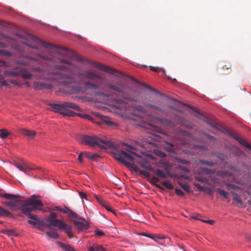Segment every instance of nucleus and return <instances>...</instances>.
Wrapping results in <instances>:
<instances>
[{
  "mask_svg": "<svg viewBox=\"0 0 251 251\" xmlns=\"http://www.w3.org/2000/svg\"><path fill=\"white\" fill-rule=\"evenodd\" d=\"M38 56L42 59L49 61L50 64L47 69L41 67L32 68V70L40 73V76L37 79L54 82L59 79H70V77L65 74L58 72L57 70H62L71 73L79 78L84 87H75L72 90L75 93H94V73L84 68H78L77 72L74 70V65L69 61L52 56L49 57L39 54Z\"/></svg>",
  "mask_w": 251,
  "mask_h": 251,
  "instance_id": "f257e3e1",
  "label": "nucleus"
},
{
  "mask_svg": "<svg viewBox=\"0 0 251 251\" xmlns=\"http://www.w3.org/2000/svg\"><path fill=\"white\" fill-rule=\"evenodd\" d=\"M20 41L27 47L38 50L39 46L48 49L50 52L58 56H62V52H66L67 49L63 47H57L52 44L42 41L32 35L25 33L19 35Z\"/></svg>",
  "mask_w": 251,
  "mask_h": 251,
  "instance_id": "f03ea898",
  "label": "nucleus"
},
{
  "mask_svg": "<svg viewBox=\"0 0 251 251\" xmlns=\"http://www.w3.org/2000/svg\"><path fill=\"white\" fill-rule=\"evenodd\" d=\"M107 87L116 92L124 100H119V102H125V100H129L133 101H138L139 98L135 96L138 93L131 87L127 85L117 82L114 84H108Z\"/></svg>",
  "mask_w": 251,
  "mask_h": 251,
  "instance_id": "7ed1b4c3",
  "label": "nucleus"
},
{
  "mask_svg": "<svg viewBox=\"0 0 251 251\" xmlns=\"http://www.w3.org/2000/svg\"><path fill=\"white\" fill-rule=\"evenodd\" d=\"M115 158L127 167H130L134 172L139 173V174L144 176L146 177H149L150 176V173L147 171L140 170L138 167L134 163H130L125 160L126 158L130 161H133L135 160L134 157L131 155L123 151H118L113 152Z\"/></svg>",
  "mask_w": 251,
  "mask_h": 251,
  "instance_id": "20e7f679",
  "label": "nucleus"
},
{
  "mask_svg": "<svg viewBox=\"0 0 251 251\" xmlns=\"http://www.w3.org/2000/svg\"><path fill=\"white\" fill-rule=\"evenodd\" d=\"M42 205L43 204L39 197L32 196L21 205L22 211L24 214H27Z\"/></svg>",
  "mask_w": 251,
  "mask_h": 251,
  "instance_id": "39448f33",
  "label": "nucleus"
},
{
  "mask_svg": "<svg viewBox=\"0 0 251 251\" xmlns=\"http://www.w3.org/2000/svg\"><path fill=\"white\" fill-rule=\"evenodd\" d=\"M95 146H97L101 149H115V145L111 141L109 140L105 136H95Z\"/></svg>",
  "mask_w": 251,
  "mask_h": 251,
  "instance_id": "423d86ee",
  "label": "nucleus"
},
{
  "mask_svg": "<svg viewBox=\"0 0 251 251\" xmlns=\"http://www.w3.org/2000/svg\"><path fill=\"white\" fill-rule=\"evenodd\" d=\"M76 140L80 144L91 147H94V137L92 136L82 134L77 137Z\"/></svg>",
  "mask_w": 251,
  "mask_h": 251,
  "instance_id": "0eeeda50",
  "label": "nucleus"
},
{
  "mask_svg": "<svg viewBox=\"0 0 251 251\" xmlns=\"http://www.w3.org/2000/svg\"><path fill=\"white\" fill-rule=\"evenodd\" d=\"M14 166L20 171L26 173L27 171L35 169V167L25 160H22L20 162L15 163Z\"/></svg>",
  "mask_w": 251,
  "mask_h": 251,
  "instance_id": "6e6552de",
  "label": "nucleus"
},
{
  "mask_svg": "<svg viewBox=\"0 0 251 251\" xmlns=\"http://www.w3.org/2000/svg\"><path fill=\"white\" fill-rule=\"evenodd\" d=\"M131 153L136 156L137 157L135 158V160L133 161H131L132 162H136L139 164V165L143 168H145L147 170L152 171V168L149 164L148 161L141 157L140 156L137 155L135 153L131 152Z\"/></svg>",
  "mask_w": 251,
  "mask_h": 251,
  "instance_id": "1a4fd4ad",
  "label": "nucleus"
},
{
  "mask_svg": "<svg viewBox=\"0 0 251 251\" xmlns=\"http://www.w3.org/2000/svg\"><path fill=\"white\" fill-rule=\"evenodd\" d=\"M95 68H97L100 70L112 75H115L117 76H120L121 73L116 71L115 69L108 67L107 66L101 65L95 62Z\"/></svg>",
  "mask_w": 251,
  "mask_h": 251,
  "instance_id": "9d476101",
  "label": "nucleus"
},
{
  "mask_svg": "<svg viewBox=\"0 0 251 251\" xmlns=\"http://www.w3.org/2000/svg\"><path fill=\"white\" fill-rule=\"evenodd\" d=\"M17 198H13L10 199V201L5 202V204L10 207L12 210H19L21 208V205L22 204V201L20 200H17Z\"/></svg>",
  "mask_w": 251,
  "mask_h": 251,
  "instance_id": "9b49d317",
  "label": "nucleus"
},
{
  "mask_svg": "<svg viewBox=\"0 0 251 251\" xmlns=\"http://www.w3.org/2000/svg\"><path fill=\"white\" fill-rule=\"evenodd\" d=\"M74 223L75 226L80 229H86L89 227L87 222L83 218L76 217L74 220Z\"/></svg>",
  "mask_w": 251,
  "mask_h": 251,
  "instance_id": "f8f14e48",
  "label": "nucleus"
},
{
  "mask_svg": "<svg viewBox=\"0 0 251 251\" xmlns=\"http://www.w3.org/2000/svg\"><path fill=\"white\" fill-rule=\"evenodd\" d=\"M95 199L97 200L98 202L102 206L105 208V209L108 211H112L113 209L111 208L107 201L100 196H97L95 195Z\"/></svg>",
  "mask_w": 251,
  "mask_h": 251,
  "instance_id": "ddd939ff",
  "label": "nucleus"
},
{
  "mask_svg": "<svg viewBox=\"0 0 251 251\" xmlns=\"http://www.w3.org/2000/svg\"><path fill=\"white\" fill-rule=\"evenodd\" d=\"M33 87L35 90L51 89L52 88V85L41 82H34Z\"/></svg>",
  "mask_w": 251,
  "mask_h": 251,
  "instance_id": "4468645a",
  "label": "nucleus"
},
{
  "mask_svg": "<svg viewBox=\"0 0 251 251\" xmlns=\"http://www.w3.org/2000/svg\"><path fill=\"white\" fill-rule=\"evenodd\" d=\"M141 103L142 104L147 106L149 108H153L154 110L161 112L163 115H167V113L166 111L165 110V109L162 108L160 107H159V106L151 104L149 102H146V101H143V100L142 101Z\"/></svg>",
  "mask_w": 251,
  "mask_h": 251,
  "instance_id": "2eb2a0df",
  "label": "nucleus"
},
{
  "mask_svg": "<svg viewBox=\"0 0 251 251\" xmlns=\"http://www.w3.org/2000/svg\"><path fill=\"white\" fill-rule=\"evenodd\" d=\"M60 226L59 228L63 229L70 238H72V226L71 225L65 224L63 222Z\"/></svg>",
  "mask_w": 251,
  "mask_h": 251,
  "instance_id": "dca6fc26",
  "label": "nucleus"
},
{
  "mask_svg": "<svg viewBox=\"0 0 251 251\" xmlns=\"http://www.w3.org/2000/svg\"><path fill=\"white\" fill-rule=\"evenodd\" d=\"M202 120L212 128L216 129H218V124L213 119L208 117H203Z\"/></svg>",
  "mask_w": 251,
  "mask_h": 251,
  "instance_id": "f3484780",
  "label": "nucleus"
},
{
  "mask_svg": "<svg viewBox=\"0 0 251 251\" xmlns=\"http://www.w3.org/2000/svg\"><path fill=\"white\" fill-rule=\"evenodd\" d=\"M20 75L22 78L25 79H30L33 76V75L31 73L28 72L26 70L23 68L20 69Z\"/></svg>",
  "mask_w": 251,
  "mask_h": 251,
  "instance_id": "a211bd4d",
  "label": "nucleus"
},
{
  "mask_svg": "<svg viewBox=\"0 0 251 251\" xmlns=\"http://www.w3.org/2000/svg\"><path fill=\"white\" fill-rule=\"evenodd\" d=\"M20 68H17V71H6L4 74L7 76L18 77L20 75Z\"/></svg>",
  "mask_w": 251,
  "mask_h": 251,
  "instance_id": "6ab92c4d",
  "label": "nucleus"
},
{
  "mask_svg": "<svg viewBox=\"0 0 251 251\" xmlns=\"http://www.w3.org/2000/svg\"><path fill=\"white\" fill-rule=\"evenodd\" d=\"M52 108L55 112L63 114V112L65 109L64 104H52Z\"/></svg>",
  "mask_w": 251,
  "mask_h": 251,
  "instance_id": "aec40b11",
  "label": "nucleus"
},
{
  "mask_svg": "<svg viewBox=\"0 0 251 251\" xmlns=\"http://www.w3.org/2000/svg\"><path fill=\"white\" fill-rule=\"evenodd\" d=\"M157 120L163 125L170 126H174L175 124L173 122L166 118H158Z\"/></svg>",
  "mask_w": 251,
  "mask_h": 251,
  "instance_id": "412c9836",
  "label": "nucleus"
},
{
  "mask_svg": "<svg viewBox=\"0 0 251 251\" xmlns=\"http://www.w3.org/2000/svg\"><path fill=\"white\" fill-rule=\"evenodd\" d=\"M64 106L65 108H72L73 109H74L76 110L77 111H80L81 110L80 108L78 106V105L75 104L74 102H64Z\"/></svg>",
  "mask_w": 251,
  "mask_h": 251,
  "instance_id": "4be33fe9",
  "label": "nucleus"
},
{
  "mask_svg": "<svg viewBox=\"0 0 251 251\" xmlns=\"http://www.w3.org/2000/svg\"><path fill=\"white\" fill-rule=\"evenodd\" d=\"M49 227H50V226H57L59 228H60V225L62 223V221L59 219H49Z\"/></svg>",
  "mask_w": 251,
  "mask_h": 251,
  "instance_id": "5701e85b",
  "label": "nucleus"
},
{
  "mask_svg": "<svg viewBox=\"0 0 251 251\" xmlns=\"http://www.w3.org/2000/svg\"><path fill=\"white\" fill-rule=\"evenodd\" d=\"M21 132L23 134L27 136L28 138H32L35 134L36 132L35 131H31L27 129H22Z\"/></svg>",
  "mask_w": 251,
  "mask_h": 251,
  "instance_id": "b1692460",
  "label": "nucleus"
},
{
  "mask_svg": "<svg viewBox=\"0 0 251 251\" xmlns=\"http://www.w3.org/2000/svg\"><path fill=\"white\" fill-rule=\"evenodd\" d=\"M106 236L105 232L98 228H95V237H98L99 238L104 237Z\"/></svg>",
  "mask_w": 251,
  "mask_h": 251,
  "instance_id": "393cba45",
  "label": "nucleus"
},
{
  "mask_svg": "<svg viewBox=\"0 0 251 251\" xmlns=\"http://www.w3.org/2000/svg\"><path fill=\"white\" fill-rule=\"evenodd\" d=\"M58 244L63 249L65 250L66 251H75L73 248L69 245L64 244L60 242H58Z\"/></svg>",
  "mask_w": 251,
  "mask_h": 251,
  "instance_id": "a878e982",
  "label": "nucleus"
},
{
  "mask_svg": "<svg viewBox=\"0 0 251 251\" xmlns=\"http://www.w3.org/2000/svg\"><path fill=\"white\" fill-rule=\"evenodd\" d=\"M101 119L107 125L110 126H117V124L114 123L109 120V118L106 117H101Z\"/></svg>",
  "mask_w": 251,
  "mask_h": 251,
  "instance_id": "bb28decb",
  "label": "nucleus"
},
{
  "mask_svg": "<svg viewBox=\"0 0 251 251\" xmlns=\"http://www.w3.org/2000/svg\"><path fill=\"white\" fill-rule=\"evenodd\" d=\"M10 132L6 129H0V138L5 139L9 135Z\"/></svg>",
  "mask_w": 251,
  "mask_h": 251,
  "instance_id": "cd10ccee",
  "label": "nucleus"
},
{
  "mask_svg": "<svg viewBox=\"0 0 251 251\" xmlns=\"http://www.w3.org/2000/svg\"><path fill=\"white\" fill-rule=\"evenodd\" d=\"M146 236L154 240L156 242H159L158 240H162L164 238V236H163V235H153L148 234Z\"/></svg>",
  "mask_w": 251,
  "mask_h": 251,
  "instance_id": "c85d7f7f",
  "label": "nucleus"
},
{
  "mask_svg": "<svg viewBox=\"0 0 251 251\" xmlns=\"http://www.w3.org/2000/svg\"><path fill=\"white\" fill-rule=\"evenodd\" d=\"M0 197H3L6 199H12L13 198H18V196L17 195L7 193H0Z\"/></svg>",
  "mask_w": 251,
  "mask_h": 251,
  "instance_id": "c756f323",
  "label": "nucleus"
},
{
  "mask_svg": "<svg viewBox=\"0 0 251 251\" xmlns=\"http://www.w3.org/2000/svg\"><path fill=\"white\" fill-rule=\"evenodd\" d=\"M155 174L158 177L165 178L167 177L165 173L160 169H156L154 172Z\"/></svg>",
  "mask_w": 251,
  "mask_h": 251,
  "instance_id": "7c9ffc66",
  "label": "nucleus"
},
{
  "mask_svg": "<svg viewBox=\"0 0 251 251\" xmlns=\"http://www.w3.org/2000/svg\"><path fill=\"white\" fill-rule=\"evenodd\" d=\"M29 217L32 220H28V223L31 225H35L37 226L38 221V218L37 217V216L33 215H30Z\"/></svg>",
  "mask_w": 251,
  "mask_h": 251,
  "instance_id": "2f4dec72",
  "label": "nucleus"
},
{
  "mask_svg": "<svg viewBox=\"0 0 251 251\" xmlns=\"http://www.w3.org/2000/svg\"><path fill=\"white\" fill-rule=\"evenodd\" d=\"M63 115L68 116H74V115H76L75 112H73L72 110H69L67 108H65L64 111L63 112Z\"/></svg>",
  "mask_w": 251,
  "mask_h": 251,
  "instance_id": "473e14b6",
  "label": "nucleus"
},
{
  "mask_svg": "<svg viewBox=\"0 0 251 251\" xmlns=\"http://www.w3.org/2000/svg\"><path fill=\"white\" fill-rule=\"evenodd\" d=\"M167 146L165 147L166 151L170 152H174V145L173 144L169 142H166Z\"/></svg>",
  "mask_w": 251,
  "mask_h": 251,
  "instance_id": "72a5a7b5",
  "label": "nucleus"
},
{
  "mask_svg": "<svg viewBox=\"0 0 251 251\" xmlns=\"http://www.w3.org/2000/svg\"><path fill=\"white\" fill-rule=\"evenodd\" d=\"M65 209L66 210L65 213H66L69 217L73 218H76V214L68 207Z\"/></svg>",
  "mask_w": 251,
  "mask_h": 251,
  "instance_id": "f704fd0d",
  "label": "nucleus"
},
{
  "mask_svg": "<svg viewBox=\"0 0 251 251\" xmlns=\"http://www.w3.org/2000/svg\"><path fill=\"white\" fill-rule=\"evenodd\" d=\"M46 234L50 238L56 239H57L59 237L58 234L55 231H51V232H47Z\"/></svg>",
  "mask_w": 251,
  "mask_h": 251,
  "instance_id": "c9c22d12",
  "label": "nucleus"
},
{
  "mask_svg": "<svg viewBox=\"0 0 251 251\" xmlns=\"http://www.w3.org/2000/svg\"><path fill=\"white\" fill-rule=\"evenodd\" d=\"M217 191H218L219 194L220 195L223 196L225 199L228 198V193L225 190H223L221 188H218Z\"/></svg>",
  "mask_w": 251,
  "mask_h": 251,
  "instance_id": "e433bc0d",
  "label": "nucleus"
},
{
  "mask_svg": "<svg viewBox=\"0 0 251 251\" xmlns=\"http://www.w3.org/2000/svg\"><path fill=\"white\" fill-rule=\"evenodd\" d=\"M12 55L11 52L4 50H0V56H10Z\"/></svg>",
  "mask_w": 251,
  "mask_h": 251,
  "instance_id": "4c0bfd02",
  "label": "nucleus"
},
{
  "mask_svg": "<svg viewBox=\"0 0 251 251\" xmlns=\"http://www.w3.org/2000/svg\"><path fill=\"white\" fill-rule=\"evenodd\" d=\"M233 195V200L237 203L242 204L243 202H242V201L241 200L240 196L236 193H234Z\"/></svg>",
  "mask_w": 251,
  "mask_h": 251,
  "instance_id": "58836bf2",
  "label": "nucleus"
},
{
  "mask_svg": "<svg viewBox=\"0 0 251 251\" xmlns=\"http://www.w3.org/2000/svg\"><path fill=\"white\" fill-rule=\"evenodd\" d=\"M162 185L165 187L167 189L172 190L173 189V185L171 182L165 181L162 182Z\"/></svg>",
  "mask_w": 251,
  "mask_h": 251,
  "instance_id": "ea45409f",
  "label": "nucleus"
},
{
  "mask_svg": "<svg viewBox=\"0 0 251 251\" xmlns=\"http://www.w3.org/2000/svg\"><path fill=\"white\" fill-rule=\"evenodd\" d=\"M83 156H85L86 158H88L90 160H93L94 159V154H90L89 152H84L83 153Z\"/></svg>",
  "mask_w": 251,
  "mask_h": 251,
  "instance_id": "a19ab883",
  "label": "nucleus"
},
{
  "mask_svg": "<svg viewBox=\"0 0 251 251\" xmlns=\"http://www.w3.org/2000/svg\"><path fill=\"white\" fill-rule=\"evenodd\" d=\"M10 215V213L9 211L0 206V216H9Z\"/></svg>",
  "mask_w": 251,
  "mask_h": 251,
  "instance_id": "79ce46f5",
  "label": "nucleus"
},
{
  "mask_svg": "<svg viewBox=\"0 0 251 251\" xmlns=\"http://www.w3.org/2000/svg\"><path fill=\"white\" fill-rule=\"evenodd\" d=\"M37 226H45L48 228H49V224L45 223L44 221L40 220L38 218Z\"/></svg>",
  "mask_w": 251,
  "mask_h": 251,
  "instance_id": "37998d69",
  "label": "nucleus"
},
{
  "mask_svg": "<svg viewBox=\"0 0 251 251\" xmlns=\"http://www.w3.org/2000/svg\"><path fill=\"white\" fill-rule=\"evenodd\" d=\"M201 162L203 165H206L208 166H210V167H212L215 165V163L212 161L201 160Z\"/></svg>",
  "mask_w": 251,
  "mask_h": 251,
  "instance_id": "c03bdc74",
  "label": "nucleus"
},
{
  "mask_svg": "<svg viewBox=\"0 0 251 251\" xmlns=\"http://www.w3.org/2000/svg\"><path fill=\"white\" fill-rule=\"evenodd\" d=\"M181 188L187 192H190V187L186 184L179 183Z\"/></svg>",
  "mask_w": 251,
  "mask_h": 251,
  "instance_id": "a18cd8bd",
  "label": "nucleus"
},
{
  "mask_svg": "<svg viewBox=\"0 0 251 251\" xmlns=\"http://www.w3.org/2000/svg\"><path fill=\"white\" fill-rule=\"evenodd\" d=\"M65 208H67L66 206H64V207H60L59 206H55L53 209L54 210L58 211H60V212L65 213V212H66V210L65 209Z\"/></svg>",
  "mask_w": 251,
  "mask_h": 251,
  "instance_id": "49530a36",
  "label": "nucleus"
},
{
  "mask_svg": "<svg viewBox=\"0 0 251 251\" xmlns=\"http://www.w3.org/2000/svg\"><path fill=\"white\" fill-rule=\"evenodd\" d=\"M240 143L243 145L245 147H247L248 149H249L251 151V145H250L247 142L244 141L242 139H240L239 141Z\"/></svg>",
  "mask_w": 251,
  "mask_h": 251,
  "instance_id": "de8ad7c7",
  "label": "nucleus"
},
{
  "mask_svg": "<svg viewBox=\"0 0 251 251\" xmlns=\"http://www.w3.org/2000/svg\"><path fill=\"white\" fill-rule=\"evenodd\" d=\"M0 83L1 84V85L8 86L9 85L6 80L4 79L2 76L0 75Z\"/></svg>",
  "mask_w": 251,
  "mask_h": 251,
  "instance_id": "09e8293b",
  "label": "nucleus"
},
{
  "mask_svg": "<svg viewBox=\"0 0 251 251\" xmlns=\"http://www.w3.org/2000/svg\"><path fill=\"white\" fill-rule=\"evenodd\" d=\"M17 62L19 64L24 65V66H28V65H30V62H29L27 60L22 61L21 60H19L17 61Z\"/></svg>",
  "mask_w": 251,
  "mask_h": 251,
  "instance_id": "8fccbe9b",
  "label": "nucleus"
},
{
  "mask_svg": "<svg viewBox=\"0 0 251 251\" xmlns=\"http://www.w3.org/2000/svg\"><path fill=\"white\" fill-rule=\"evenodd\" d=\"M194 185L200 191H204V188H205V187L201 186L199 183H194Z\"/></svg>",
  "mask_w": 251,
  "mask_h": 251,
  "instance_id": "3c124183",
  "label": "nucleus"
},
{
  "mask_svg": "<svg viewBox=\"0 0 251 251\" xmlns=\"http://www.w3.org/2000/svg\"><path fill=\"white\" fill-rule=\"evenodd\" d=\"M175 192L177 195L179 196H183L185 195L184 193L179 189L176 188L175 189Z\"/></svg>",
  "mask_w": 251,
  "mask_h": 251,
  "instance_id": "603ef678",
  "label": "nucleus"
},
{
  "mask_svg": "<svg viewBox=\"0 0 251 251\" xmlns=\"http://www.w3.org/2000/svg\"><path fill=\"white\" fill-rule=\"evenodd\" d=\"M4 233L5 234H6L7 235H8V236L15 235V232L12 230H9V229L6 230Z\"/></svg>",
  "mask_w": 251,
  "mask_h": 251,
  "instance_id": "864d4df0",
  "label": "nucleus"
},
{
  "mask_svg": "<svg viewBox=\"0 0 251 251\" xmlns=\"http://www.w3.org/2000/svg\"><path fill=\"white\" fill-rule=\"evenodd\" d=\"M95 251H105V249L101 246H95Z\"/></svg>",
  "mask_w": 251,
  "mask_h": 251,
  "instance_id": "5fc2aeb1",
  "label": "nucleus"
},
{
  "mask_svg": "<svg viewBox=\"0 0 251 251\" xmlns=\"http://www.w3.org/2000/svg\"><path fill=\"white\" fill-rule=\"evenodd\" d=\"M79 195L80 197L82 199H85L86 200H87V195H86V194L85 193H84L83 192H79Z\"/></svg>",
  "mask_w": 251,
  "mask_h": 251,
  "instance_id": "6e6d98bb",
  "label": "nucleus"
},
{
  "mask_svg": "<svg viewBox=\"0 0 251 251\" xmlns=\"http://www.w3.org/2000/svg\"><path fill=\"white\" fill-rule=\"evenodd\" d=\"M150 69L152 71H153L156 72H159L162 69L159 68L158 67H153V66H150Z\"/></svg>",
  "mask_w": 251,
  "mask_h": 251,
  "instance_id": "4d7b16f0",
  "label": "nucleus"
},
{
  "mask_svg": "<svg viewBox=\"0 0 251 251\" xmlns=\"http://www.w3.org/2000/svg\"><path fill=\"white\" fill-rule=\"evenodd\" d=\"M202 171L204 173H205L206 174H210L212 173V171L208 168H203L201 169Z\"/></svg>",
  "mask_w": 251,
  "mask_h": 251,
  "instance_id": "13d9d810",
  "label": "nucleus"
},
{
  "mask_svg": "<svg viewBox=\"0 0 251 251\" xmlns=\"http://www.w3.org/2000/svg\"><path fill=\"white\" fill-rule=\"evenodd\" d=\"M82 100L83 101H90L92 100V99L89 97L85 96V97H82Z\"/></svg>",
  "mask_w": 251,
  "mask_h": 251,
  "instance_id": "bf43d9fd",
  "label": "nucleus"
},
{
  "mask_svg": "<svg viewBox=\"0 0 251 251\" xmlns=\"http://www.w3.org/2000/svg\"><path fill=\"white\" fill-rule=\"evenodd\" d=\"M148 89L149 90H150L151 91L157 94H159V95L162 96V94L160 92H159L156 89L153 88L150 86L149 87V88Z\"/></svg>",
  "mask_w": 251,
  "mask_h": 251,
  "instance_id": "052dcab7",
  "label": "nucleus"
},
{
  "mask_svg": "<svg viewBox=\"0 0 251 251\" xmlns=\"http://www.w3.org/2000/svg\"><path fill=\"white\" fill-rule=\"evenodd\" d=\"M201 221H202L203 223H208L210 225H213L214 223V221L213 220H201Z\"/></svg>",
  "mask_w": 251,
  "mask_h": 251,
  "instance_id": "680f3d73",
  "label": "nucleus"
},
{
  "mask_svg": "<svg viewBox=\"0 0 251 251\" xmlns=\"http://www.w3.org/2000/svg\"><path fill=\"white\" fill-rule=\"evenodd\" d=\"M85 119H87V120H89V121H91L92 123H94V119H93V118L92 117V116H91V115H89L87 114V115H86V117L85 118Z\"/></svg>",
  "mask_w": 251,
  "mask_h": 251,
  "instance_id": "e2e57ef3",
  "label": "nucleus"
},
{
  "mask_svg": "<svg viewBox=\"0 0 251 251\" xmlns=\"http://www.w3.org/2000/svg\"><path fill=\"white\" fill-rule=\"evenodd\" d=\"M9 82L10 83H11L12 84H14L15 85H19L18 82L16 80H14L13 79H10L9 80Z\"/></svg>",
  "mask_w": 251,
  "mask_h": 251,
  "instance_id": "0e129e2a",
  "label": "nucleus"
},
{
  "mask_svg": "<svg viewBox=\"0 0 251 251\" xmlns=\"http://www.w3.org/2000/svg\"><path fill=\"white\" fill-rule=\"evenodd\" d=\"M83 156V153H81L78 154V159L80 163H82V157Z\"/></svg>",
  "mask_w": 251,
  "mask_h": 251,
  "instance_id": "69168bd1",
  "label": "nucleus"
},
{
  "mask_svg": "<svg viewBox=\"0 0 251 251\" xmlns=\"http://www.w3.org/2000/svg\"><path fill=\"white\" fill-rule=\"evenodd\" d=\"M178 162H180V163H181L183 164H186L188 163V161L185 160V159H180L178 160Z\"/></svg>",
  "mask_w": 251,
  "mask_h": 251,
  "instance_id": "338daca9",
  "label": "nucleus"
},
{
  "mask_svg": "<svg viewBox=\"0 0 251 251\" xmlns=\"http://www.w3.org/2000/svg\"><path fill=\"white\" fill-rule=\"evenodd\" d=\"M200 216V215L199 214H194L193 216H192V218L195 219H197V220H199L201 221V219L199 218V217Z\"/></svg>",
  "mask_w": 251,
  "mask_h": 251,
  "instance_id": "774afa93",
  "label": "nucleus"
}]
</instances>
